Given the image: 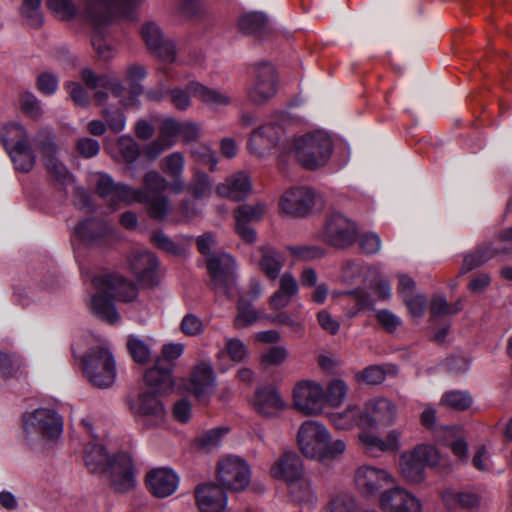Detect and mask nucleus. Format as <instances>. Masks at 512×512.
I'll return each mask as SVG.
<instances>
[{"label": "nucleus", "mask_w": 512, "mask_h": 512, "mask_svg": "<svg viewBox=\"0 0 512 512\" xmlns=\"http://www.w3.org/2000/svg\"><path fill=\"white\" fill-rule=\"evenodd\" d=\"M441 402L450 408L462 411L471 406L472 398L470 394L465 391H450L442 396Z\"/></svg>", "instance_id": "nucleus-55"}, {"label": "nucleus", "mask_w": 512, "mask_h": 512, "mask_svg": "<svg viewBox=\"0 0 512 512\" xmlns=\"http://www.w3.org/2000/svg\"><path fill=\"white\" fill-rule=\"evenodd\" d=\"M180 122L174 118H166L159 128L158 138L164 143H170V148L175 145V138L179 135Z\"/></svg>", "instance_id": "nucleus-61"}, {"label": "nucleus", "mask_w": 512, "mask_h": 512, "mask_svg": "<svg viewBox=\"0 0 512 512\" xmlns=\"http://www.w3.org/2000/svg\"><path fill=\"white\" fill-rule=\"evenodd\" d=\"M180 330L186 336H197L204 332L203 321L193 313H187L180 323Z\"/></svg>", "instance_id": "nucleus-62"}, {"label": "nucleus", "mask_w": 512, "mask_h": 512, "mask_svg": "<svg viewBox=\"0 0 512 512\" xmlns=\"http://www.w3.org/2000/svg\"><path fill=\"white\" fill-rule=\"evenodd\" d=\"M195 496L200 512H222L226 507V495L223 489L216 484H205L198 487Z\"/></svg>", "instance_id": "nucleus-29"}, {"label": "nucleus", "mask_w": 512, "mask_h": 512, "mask_svg": "<svg viewBox=\"0 0 512 512\" xmlns=\"http://www.w3.org/2000/svg\"><path fill=\"white\" fill-rule=\"evenodd\" d=\"M187 191L197 200L209 197L212 193L210 176L203 171H196L187 186Z\"/></svg>", "instance_id": "nucleus-45"}, {"label": "nucleus", "mask_w": 512, "mask_h": 512, "mask_svg": "<svg viewBox=\"0 0 512 512\" xmlns=\"http://www.w3.org/2000/svg\"><path fill=\"white\" fill-rule=\"evenodd\" d=\"M211 284L217 294L232 297L235 285L234 259L224 252H213L207 258Z\"/></svg>", "instance_id": "nucleus-11"}, {"label": "nucleus", "mask_w": 512, "mask_h": 512, "mask_svg": "<svg viewBox=\"0 0 512 512\" xmlns=\"http://www.w3.org/2000/svg\"><path fill=\"white\" fill-rule=\"evenodd\" d=\"M74 235L86 246L105 247L117 238L114 228L98 219L81 221L74 229Z\"/></svg>", "instance_id": "nucleus-18"}, {"label": "nucleus", "mask_w": 512, "mask_h": 512, "mask_svg": "<svg viewBox=\"0 0 512 512\" xmlns=\"http://www.w3.org/2000/svg\"><path fill=\"white\" fill-rule=\"evenodd\" d=\"M151 242L157 248L162 249L165 252L172 255H181L184 251L182 245L173 242L167 235H165L161 231L155 232L151 236Z\"/></svg>", "instance_id": "nucleus-63"}, {"label": "nucleus", "mask_w": 512, "mask_h": 512, "mask_svg": "<svg viewBox=\"0 0 512 512\" xmlns=\"http://www.w3.org/2000/svg\"><path fill=\"white\" fill-rule=\"evenodd\" d=\"M92 283L96 292L91 297V310L94 315L109 324H114L120 319L112 300L132 302L138 295L136 285L118 274L97 275L93 277Z\"/></svg>", "instance_id": "nucleus-2"}, {"label": "nucleus", "mask_w": 512, "mask_h": 512, "mask_svg": "<svg viewBox=\"0 0 512 512\" xmlns=\"http://www.w3.org/2000/svg\"><path fill=\"white\" fill-rule=\"evenodd\" d=\"M34 145L40 150L44 165L54 180L63 187L65 191L72 187L76 195L83 198V206H88L89 199L82 188L74 186V178L65 165L57 158V146L53 142L50 132L41 130L34 138Z\"/></svg>", "instance_id": "nucleus-8"}, {"label": "nucleus", "mask_w": 512, "mask_h": 512, "mask_svg": "<svg viewBox=\"0 0 512 512\" xmlns=\"http://www.w3.org/2000/svg\"><path fill=\"white\" fill-rule=\"evenodd\" d=\"M266 18L259 12H249L240 17L239 29L246 34H255L265 26Z\"/></svg>", "instance_id": "nucleus-52"}, {"label": "nucleus", "mask_w": 512, "mask_h": 512, "mask_svg": "<svg viewBox=\"0 0 512 512\" xmlns=\"http://www.w3.org/2000/svg\"><path fill=\"white\" fill-rule=\"evenodd\" d=\"M277 84L275 67L268 62L257 64L253 70L252 82L246 90L249 102L255 105L265 104L276 95Z\"/></svg>", "instance_id": "nucleus-12"}, {"label": "nucleus", "mask_w": 512, "mask_h": 512, "mask_svg": "<svg viewBox=\"0 0 512 512\" xmlns=\"http://www.w3.org/2000/svg\"><path fill=\"white\" fill-rule=\"evenodd\" d=\"M358 438L365 454L377 458L383 453H395L400 449L402 431L400 429H391L384 437L363 431L359 434Z\"/></svg>", "instance_id": "nucleus-23"}, {"label": "nucleus", "mask_w": 512, "mask_h": 512, "mask_svg": "<svg viewBox=\"0 0 512 512\" xmlns=\"http://www.w3.org/2000/svg\"><path fill=\"white\" fill-rule=\"evenodd\" d=\"M293 149L298 162L306 169L324 166L331 157L333 143L324 131H315L296 139Z\"/></svg>", "instance_id": "nucleus-7"}, {"label": "nucleus", "mask_w": 512, "mask_h": 512, "mask_svg": "<svg viewBox=\"0 0 512 512\" xmlns=\"http://www.w3.org/2000/svg\"><path fill=\"white\" fill-rule=\"evenodd\" d=\"M161 170L170 177L182 176L185 168V158L181 152H173L163 158Z\"/></svg>", "instance_id": "nucleus-51"}, {"label": "nucleus", "mask_w": 512, "mask_h": 512, "mask_svg": "<svg viewBox=\"0 0 512 512\" xmlns=\"http://www.w3.org/2000/svg\"><path fill=\"white\" fill-rule=\"evenodd\" d=\"M363 414L366 429L378 425L391 426L397 419L398 408L392 400L383 396H376L365 402Z\"/></svg>", "instance_id": "nucleus-20"}, {"label": "nucleus", "mask_w": 512, "mask_h": 512, "mask_svg": "<svg viewBox=\"0 0 512 512\" xmlns=\"http://www.w3.org/2000/svg\"><path fill=\"white\" fill-rule=\"evenodd\" d=\"M499 252V247L480 246L474 253L465 255L463 259V265L461 267V273H467L474 268L484 264Z\"/></svg>", "instance_id": "nucleus-42"}, {"label": "nucleus", "mask_w": 512, "mask_h": 512, "mask_svg": "<svg viewBox=\"0 0 512 512\" xmlns=\"http://www.w3.org/2000/svg\"><path fill=\"white\" fill-rule=\"evenodd\" d=\"M84 462L92 473L106 472L113 457H109L103 446L96 440L88 443L84 448Z\"/></svg>", "instance_id": "nucleus-37"}, {"label": "nucleus", "mask_w": 512, "mask_h": 512, "mask_svg": "<svg viewBox=\"0 0 512 512\" xmlns=\"http://www.w3.org/2000/svg\"><path fill=\"white\" fill-rule=\"evenodd\" d=\"M288 357V350L284 346H271L261 354V362L265 365L279 366Z\"/></svg>", "instance_id": "nucleus-64"}, {"label": "nucleus", "mask_w": 512, "mask_h": 512, "mask_svg": "<svg viewBox=\"0 0 512 512\" xmlns=\"http://www.w3.org/2000/svg\"><path fill=\"white\" fill-rule=\"evenodd\" d=\"M128 264L135 277L144 284L152 285L158 266L157 257L146 250L133 251L128 257Z\"/></svg>", "instance_id": "nucleus-25"}, {"label": "nucleus", "mask_w": 512, "mask_h": 512, "mask_svg": "<svg viewBox=\"0 0 512 512\" xmlns=\"http://www.w3.org/2000/svg\"><path fill=\"white\" fill-rule=\"evenodd\" d=\"M110 485L119 493H128L137 484L135 470L131 457L127 453L113 456V460L106 470Z\"/></svg>", "instance_id": "nucleus-22"}, {"label": "nucleus", "mask_w": 512, "mask_h": 512, "mask_svg": "<svg viewBox=\"0 0 512 512\" xmlns=\"http://www.w3.org/2000/svg\"><path fill=\"white\" fill-rule=\"evenodd\" d=\"M402 475L410 482H421L424 479L425 465L412 450L404 453L399 462Z\"/></svg>", "instance_id": "nucleus-39"}, {"label": "nucleus", "mask_w": 512, "mask_h": 512, "mask_svg": "<svg viewBox=\"0 0 512 512\" xmlns=\"http://www.w3.org/2000/svg\"><path fill=\"white\" fill-rule=\"evenodd\" d=\"M117 150L122 160L128 165L135 163L140 156L138 143L129 135H123L118 138Z\"/></svg>", "instance_id": "nucleus-48"}, {"label": "nucleus", "mask_w": 512, "mask_h": 512, "mask_svg": "<svg viewBox=\"0 0 512 512\" xmlns=\"http://www.w3.org/2000/svg\"><path fill=\"white\" fill-rule=\"evenodd\" d=\"M126 403L135 421L145 428L162 425L166 418V409L161 400L149 391L129 395Z\"/></svg>", "instance_id": "nucleus-10"}, {"label": "nucleus", "mask_w": 512, "mask_h": 512, "mask_svg": "<svg viewBox=\"0 0 512 512\" xmlns=\"http://www.w3.org/2000/svg\"><path fill=\"white\" fill-rule=\"evenodd\" d=\"M323 399V387L314 381H300L293 390L295 408L307 415L319 414L324 408Z\"/></svg>", "instance_id": "nucleus-21"}, {"label": "nucleus", "mask_w": 512, "mask_h": 512, "mask_svg": "<svg viewBox=\"0 0 512 512\" xmlns=\"http://www.w3.org/2000/svg\"><path fill=\"white\" fill-rule=\"evenodd\" d=\"M327 417L337 430H351L354 427L366 429L363 410L356 404H349L341 411L329 412Z\"/></svg>", "instance_id": "nucleus-32"}, {"label": "nucleus", "mask_w": 512, "mask_h": 512, "mask_svg": "<svg viewBox=\"0 0 512 512\" xmlns=\"http://www.w3.org/2000/svg\"><path fill=\"white\" fill-rule=\"evenodd\" d=\"M138 0H82L77 6L72 0H47L49 10L61 20L81 19L91 27L112 23L117 5L136 3Z\"/></svg>", "instance_id": "nucleus-4"}, {"label": "nucleus", "mask_w": 512, "mask_h": 512, "mask_svg": "<svg viewBox=\"0 0 512 512\" xmlns=\"http://www.w3.org/2000/svg\"><path fill=\"white\" fill-rule=\"evenodd\" d=\"M289 491L293 499L299 503H312L316 500L315 488L305 473L288 483Z\"/></svg>", "instance_id": "nucleus-40"}, {"label": "nucleus", "mask_w": 512, "mask_h": 512, "mask_svg": "<svg viewBox=\"0 0 512 512\" xmlns=\"http://www.w3.org/2000/svg\"><path fill=\"white\" fill-rule=\"evenodd\" d=\"M192 156L203 165L208 166L212 172L217 169L218 156L210 147L198 145L192 149Z\"/></svg>", "instance_id": "nucleus-60"}, {"label": "nucleus", "mask_w": 512, "mask_h": 512, "mask_svg": "<svg viewBox=\"0 0 512 512\" xmlns=\"http://www.w3.org/2000/svg\"><path fill=\"white\" fill-rule=\"evenodd\" d=\"M41 3L42 0H22L20 13L32 26H40L42 23Z\"/></svg>", "instance_id": "nucleus-58"}, {"label": "nucleus", "mask_w": 512, "mask_h": 512, "mask_svg": "<svg viewBox=\"0 0 512 512\" xmlns=\"http://www.w3.org/2000/svg\"><path fill=\"white\" fill-rule=\"evenodd\" d=\"M228 432L227 428L217 427L206 431L197 439V446L205 451L217 448L223 436Z\"/></svg>", "instance_id": "nucleus-56"}, {"label": "nucleus", "mask_w": 512, "mask_h": 512, "mask_svg": "<svg viewBox=\"0 0 512 512\" xmlns=\"http://www.w3.org/2000/svg\"><path fill=\"white\" fill-rule=\"evenodd\" d=\"M348 393L347 384L341 379L331 380L326 389L323 388L324 406L339 407Z\"/></svg>", "instance_id": "nucleus-44"}, {"label": "nucleus", "mask_w": 512, "mask_h": 512, "mask_svg": "<svg viewBox=\"0 0 512 512\" xmlns=\"http://www.w3.org/2000/svg\"><path fill=\"white\" fill-rule=\"evenodd\" d=\"M96 191L115 209L121 202L125 204L141 203L146 205L151 218L163 220L171 210L168 197L161 193L168 187L167 180L156 170H150L143 176L142 188H133L123 183H116L106 173L96 174Z\"/></svg>", "instance_id": "nucleus-1"}, {"label": "nucleus", "mask_w": 512, "mask_h": 512, "mask_svg": "<svg viewBox=\"0 0 512 512\" xmlns=\"http://www.w3.org/2000/svg\"><path fill=\"white\" fill-rule=\"evenodd\" d=\"M227 353L229 358L237 363L248 360L250 352L246 344L239 338H226L222 353Z\"/></svg>", "instance_id": "nucleus-50"}, {"label": "nucleus", "mask_w": 512, "mask_h": 512, "mask_svg": "<svg viewBox=\"0 0 512 512\" xmlns=\"http://www.w3.org/2000/svg\"><path fill=\"white\" fill-rule=\"evenodd\" d=\"M14 163L15 169L21 172H29L35 163V155L31 144H21L16 148L7 150Z\"/></svg>", "instance_id": "nucleus-43"}, {"label": "nucleus", "mask_w": 512, "mask_h": 512, "mask_svg": "<svg viewBox=\"0 0 512 512\" xmlns=\"http://www.w3.org/2000/svg\"><path fill=\"white\" fill-rule=\"evenodd\" d=\"M218 479L227 489L241 491L250 483V468L238 456H228L218 463Z\"/></svg>", "instance_id": "nucleus-17"}, {"label": "nucleus", "mask_w": 512, "mask_h": 512, "mask_svg": "<svg viewBox=\"0 0 512 512\" xmlns=\"http://www.w3.org/2000/svg\"><path fill=\"white\" fill-rule=\"evenodd\" d=\"M266 213L264 203L243 204L234 211L235 230L239 237L246 243L256 240V231L251 224L259 222Z\"/></svg>", "instance_id": "nucleus-24"}, {"label": "nucleus", "mask_w": 512, "mask_h": 512, "mask_svg": "<svg viewBox=\"0 0 512 512\" xmlns=\"http://www.w3.org/2000/svg\"><path fill=\"white\" fill-rule=\"evenodd\" d=\"M22 429L27 445L38 449L61 437L63 419L56 410L40 407L23 414Z\"/></svg>", "instance_id": "nucleus-6"}, {"label": "nucleus", "mask_w": 512, "mask_h": 512, "mask_svg": "<svg viewBox=\"0 0 512 512\" xmlns=\"http://www.w3.org/2000/svg\"><path fill=\"white\" fill-rule=\"evenodd\" d=\"M297 444L305 457L322 462L337 459L346 450L344 440L332 438L328 428L314 420L301 424L297 433Z\"/></svg>", "instance_id": "nucleus-5"}, {"label": "nucleus", "mask_w": 512, "mask_h": 512, "mask_svg": "<svg viewBox=\"0 0 512 512\" xmlns=\"http://www.w3.org/2000/svg\"><path fill=\"white\" fill-rule=\"evenodd\" d=\"M289 141L284 135L281 125L268 123L252 131L248 149L251 153L262 157L277 150L286 151Z\"/></svg>", "instance_id": "nucleus-13"}, {"label": "nucleus", "mask_w": 512, "mask_h": 512, "mask_svg": "<svg viewBox=\"0 0 512 512\" xmlns=\"http://www.w3.org/2000/svg\"><path fill=\"white\" fill-rule=\"evenodd\" d=\"M320 201V197L309 187H294L281 197L279 207L282 212L297 216H307Z\"/></svg>", "instance_id": "nucleus-19"}, {"label": "nucleus", "mask_w": 512, "mask_h": 512, "mask_svg": "<svg viewBox=\"0 0 512 512\" xmlns=\"http://www.w3.org/2000/svg\"><path fill=\"white\" fill-rule=\"evenodd\" d=\"M442 500L448 509L473 508L480 502V495L475 488H449L442 494Z\"/></svg>", "instance_id": "nucleus-35"}, {"label": "nucleus", "mask_w": 512, "mask_h": 512, "mask_svg": "<svg viewBox=\"0 0 512 512\" xmlns=\"http://www.w3.org/2000/svg\"><path fill=\"white\" fill-rule=\"evenodd\" d=\"M357 236V227L345 215L335 212L326 220L320 237L326 243L339 248L352 245Z\"/></svg>", "instance_id": "nucleus-16"}, {"label": "nucleus", "mask_w": 512, "mask_h": 512, "mask_svg": "<svg viewBox=\"0 0 512 512\" xmlns=\"http://www.w3.org/2000/svg\"><path fill=\"white\" fill-rule=\"evenodd\" d=\"M82 371L88 381L99 388H108L116 379V365L111 351L103 346L91 348L81 359Z\"/></svg>", "instance_id": "nucleus-9"}, {"label": "nucleus", "mask_w": 512, "mask_h": 512, "mask_svg": "<svg viewBox=\"0 0 512 512\" xmlns=\"http://www.w3.org/2000/svg\"><path fill=\"white\" fill-rule=\"evenodd\" d=\"M141 36L149 51L159 60L165 63L177 61V44L163 33L159 24L154 21L146 22L141 28Z\"/></svg>", "instance_id": "nucleus-15"}, {"label": "nucleus", "mask_w": 512, "mask_h": 512, "mask_svg": "<svg viewBox=\"0 0 512 512\" xmlns=\"http://www.w3.org/2000/svg\"><path fill=\"white\" fill-rule=\"evenodd\" d=\"M146 484L155 497L165 498L176 491L179 478L172 469L156 468L147 474Z\"/></svg>", "instance_id": "nucleus-26"}, {"label": "nucleus", "mask_w": 512, "mask_h": 512, "mask_svg": "<svg viewBox=\"0 0 512 512\" xmlns=\"http://www.w3.org/2000/svg\"><path fill=\"white\" fill-rule=\"evenodd\" d=\"M23 367L25 361L20 356L0 353V379L16 376Z\"/></svg>", "instance_id": "nucleus-49"}, {"label": "nucleus", "mask_w": 512, "mask_h": 512, "mask_svg": "<svg viewBox=\"0 0 512 512\" xmlns=\"http://www.w3.org/2000/svg\"><path fill=\"white\" fill-rule=\"evenodd\" d=\"M127 349L137 363L144 364L150 359L151 352L149 346L137 336L130 335L128 337Z\"/></svg>", "instance_id": "nucleus-54"}, {"label": "nucleus", "mask_w": 512, "mask_h": 512, "mask_svg": "<svg viewBox=\"0 0 512 512\" xmlns=\"http://www.w3.org/2000/svg\"><path fill=\"white\" fill-rule=\"evenodd\" d=\"M253 406L263 416H275L285 408L278 392L271 386L259 388L253 398Z\"/></svg>", "instance_id": "nucleus-33"}, {"label": "nucleus", "mask_w": 512, "mask_h": 512, "mask_svg": "<svg viewBox=\"0 0 512 512\" xmlns=\"http://www.w3.org/2000/svg\"><path fill=\"white\" fill-rule=\"evenodd\" d=\"M447 434H451L454 437L452 441L448 439L447 444L451 447L453 454L462 462L468 460V444L461 435V429L459 427H447L445 429Z\"/></svg>", "instance_id": "nucleus-53"}, {"label": "nucleus", "mask_w": 512, "mask_h": 512, "mask_svg": "<svg viewBox=\"0 0 512 512\" xmlns=\"http://www.w3.org/2000/svg\"><path fill=\"white\" fill-rule=\"evenodd\" d=\"M144 382L158 393H168L173 387L171 366H163L161 361L147 369L144 373Z\"/></svg>", "instance_id": "nucleus-34"}, {"label": "nucleus", "mask_w": 512, "mask_h": 512, "mask_svg": "<svg viewBox=\"0 0 512 512\" xmlns=\"http://www.w3.org/2000/svg\"><path fill=\"white\" fill-rule=\"evenodd\" d=\"M259 317L260 316L255 308L241 298L238 302L237 315L233 322L234 328L243 329L249 327L253 325Z\"/></svg>", "instance_id": "nucleus-47"}, {"label": "nucleus", "mask_w": 512, "mask_h": 512, "mask_svg": "<svg viewBox=\"0 0 512 512\" xmlns=\"http://www.w3.org/2000/svg\"><path fill=\"white\" fill-rule=\"evenodd\" d=\"M461 309L462 304L460 300L454 304H449L441 295L434 296L430 303V313L434 318L438 316L455 314Z\"/></svg>", "instance_id": "nucleus-57"}, {"label": "nucleus", "mask_w": 512, "mask_h": 512, "mask_svg": "<svg viewBox=\"0 0 512 512\" xmlns=\"http://www.w3.org/2000/svg\"><path fill=\"white\" fill-rule=\"evenodd\" d=\"M298 291L299 284L296 278L291 273H284L279 280V289L270 298L271 308L274 310L285 308Z\"/></svg>", "instance_id": "nucleus-36"}, {"label": "nucleus", "mask_w": 512, "mask_h": 512, "mask_svg": "<svg viewBox=\"0 0 512 512\" xmlns=\"http://www.w3.org/2000/svg\"><path fill=\"white\" fill-rule=\"evenodd\" d=\"M304 474L303 461L295 452H284L271 467L273 478L290 483Z\"/></svg>", "instance_id": "nucleus-28"}, {"label": "nucleus", "mask_w": 512, "mask_h": 512, "mask_svg": "<svg viewBox=\"0 0 512 512\" xmlns=\"http://www.w3.org/2000/svg\"><path fill=\"white\" fill-rule=\"evenodd\" d=\"M215 387V375L208 363L197 365L190 377L189 390L200 402H205Z\"/></svg>", "instance_id": "nucleus-27"}, {"label": "nucleus", "mask_w": 512, "mask_h": 512, "mask_svg": "<svg viewBox=\"0 0 512 512\" xmlns=\"http://www.w3.org/2000/svg\"><path fill=\"white\" fill-rule=\"evenodd\" d=\"M357 491L365 496H375L384 488L395 484L394 475L386 468L372 465H360L354 473Z\"/></svg>", "instance_id": "nucleus-14"}, {"label": "nucleus", "mask_w": 512, "mask_h": 512, "mask_svg": "<svg viewBox=\"0 0 512 512\" xmlns=\"http://www.w3.org/2000/svg\"><path fill=\"white\" fill-rule=\"evenodd\" d=\"M1 140L6 150L16 148L21 144H30L26 130L18 122H10L4 125Z\"/></svg>", "instance_id": "nucleus-41"}, {"label": "nucleus", "mask_w": 512, "mask_h": 512, "mask_svg": "<svg viewBox=\"0 0 512 512\" xmlns=\"http://www.w3.org/2000/svg\"><path fill=\"white\" fill-rule=\"evenodd\" d=\"M147 70L143 65L130 64L125 71L126 80L130 83L127 90L122 81L111 73L96 75L90 68L81 72V78L90 89L105 88L116 97L125 108L137 107L139 97L143 93V87L139 84L147 76Z\"/></svg>", "instance_id": "nucleus-3"}, {"label": "nucleus", "mask_w": 512, "mask_h": 512, "mask_svg": "<svg viewBox=\"0 0 512 512\" xmlns=\"http://www.w3.org/2000/svg\"><path fill=\"white\" fill-rule=\"evenodd\" d=\"M345 294L351 297L355 303L354 307L348 312L351 317L357 315L361 310L373 307L375 299L363 290L348 291Z\"/></svg>", "instance_id": "nucleus-59"}, {"label": "nucleus", "mask_w": 512, "mask_h": 512, "mask_svg": "<svg viewBox=\"0 0 512 512\" xmlns=\"http://www.w3.org/2000/svg\"><path fill=\"white\" fill-rule=\"evenodd\" d=\"M251 181L245 172H236L228 177L225 183L217 185L216 192L220 197L239 201L251 192Z\"/></svg>", "instance_id": "nucleus-31"}, {"label": "nucleus", "mask_w": 512, "mask_h": 512, "mask_svg": "<svg viewBox=\"0 0 512 512\" xmlns=\"http://www.w3.org/2000/svg\"><path fill=\"white\" fill-rule=\"evenodd\" d=\"M188 91L193 97L199 99L212 109H219L232 103V96L218 89L209 88L198 81H190L187 84Z\"/></svg>", "instance_id": "nucleus-30"}, {"label": "nucleus", "mask_w": 512, "mask_h": 512, "mask_svg": "<svg viewBox=\"0 0 512 512\" xmlns=\"http://www.w3.org/2000/svg\"><path fill=\"white\" fill-rule=\"evenodd\" d=\"M283 263L284 257L281 253L270 246L262 248L259 266L270 280H276L279 277Z\"/></svg>", "instance_id": "nucleus-38"}, {"label": "nucleus", "mask_w": 512, "mask_h": 512, "mask_svg": "<svg viewBox=\"0 0 512 512\" xmlns=\"http://www.w3.org/2000/svg\"><path fill=\"white\" fill-rule=\"evenodd\" d=\"M111 23H107L105 25H101L97 28L92 27V45L94 49L97 51L98 56L103 60H109L114 57L116 51L112 44L105 38V29Z\"/></svg>", "instance_id": "nucleus-46"}]
</instances>
